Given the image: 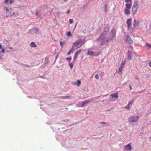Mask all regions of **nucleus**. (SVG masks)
<instances>
[{"instance_id":"nucleus-1","label":"nucleus","mask_w":151,"mask_h":151,"mask_svg":"<svg viewBox=\"0 0 151 151\" xmlns=\"http://www.w3.org/2000/svg\"><path fill=\"white\" fill-rule=\"evenodd\" d=\"M85 42V39L80 38L74 42L73 44V46H78L77 48H79L84 44Z\"/></svg>"},{"instance_id":"nucleus-2","label":"nucleus","mask_w":151,"mask_h":151,"mask_svg":"<svg viewBox=\"0 0 151 151\" xmlns=\"http://www.w3.org/2000/svg\"><path fill=\"white\" fill-rule=\"evenodd\" d=\"M116 31V30L114 28H113L111 30L110 34V37L106 40L107 42H110L114 40L115 38Z\"/></svg>"},{"instance_id":"nucleus-3","label":"nucleus","mask_w":151,"mask_h":151,"mask_svg":"<svg viewBox=\"0 0 151 151\" xmlns=\"http://www.w3.org/2000/svg\"><path fill=\"white\" fill-rule=\"evenodd\" d=\"M118 97V95L117 92L111 94L109 97L110 100L111 101H116V99Z\"/></svg>"},{"instance_id":"nucleus-4","label":"nucleus","mask_w":151,"mask_h":151,"mask_svg":"<svg viewBox=\"0 0 151 151\" xmlns=\"http://www.w3.org/2000/svg\"><path fill=\"white\" fill-rule=\"evenodd\" d=\"M107 35L104 34V32H102L99 37L96 40L98 42H101V41L104 40Z\"/></svg>"},{"instance_id":"nucleus-5","label":"nucleus","mask_w":151,"mask_h":151,"mask_svg":"<svg viewBox=\"0 0 151 151\" xmlns=\"http://www.w3.org/2000/svg\"><path fill=\"white\" fill-rule=\"evenodd\" d=\"M139 118V117L137 116H132L128 119V121L132 123L137 121Z\"/></svg>"},{"instance_id":"nucleus-6","label":"nucleus","mask_w":151,"mask_h":151,"mask_svg":"<svg viewBox=\"0 0 151 151\" xmlns=\"http://www.w3.org/2000/svg\"><path fill=\"white\" fill-rule=\"evenodd\" d=\"M39 31V29L37 28L34 27L31 29L29 30V32L31 34H37Z\"/></svg>"},{"instance_id":"nucleus-7","label":"nucleus","mask_w":151,"mask_h":151,"mask_svg":"<svg viewBox=\"0 0 151 151\" xmlns=\"http://www.w3.org/2000/svg\"><path fill=\"white\" fill-rule=\"evenodd\" d=\"M109 25L108 24H106L104 26L102 32H104V34H106V35H107L109 31Z\"/></svg>"},{"instance_id":"nucleus-8","label":"nucleus","mask_w":151,"mask_h":151,"mask_svg":"<svg viewBox=\"0 0 151 151\" xmlns=\"http://www.w3.org/2000/svg\"><path fill=\"white\" fill-rule=\"evenodd\" d=\"M18 15L17 13H15L13 11H11L9 12V14L8 15H6V17L10 16L12 18H15L16 16Z\"/></svg>"},{"instance_id":"nucleus-9","label":"nucleus","mask_w":151,"mask_h":151,"mask_svg":"<svg viewBox=\"0 0 151 151\" xmlns=\"http://www.w3.org/2000/svg\"><path fill=\"white\" fill-rule=\"evenodd\" d=\"M125 41L129 44H132L133 43V41L132 40L130 37L128 35H127L126 36Z\"/></svg>"},{"instance_id":"nucleus-10","label":"nucleus","mask_w":151,"mask_h":151,"mask_svg":"<svg viewBox=\"0 0 151 151\" xmlns=\"http://www.w3.org/2000/svg\"><path fill=\"white\" fill-rule=\"evenodd\" d=\"M82 50L81 49L78 50L75 53L73 58L74 61H75L76 60V58H77L78 54L81 52Z\"/></svg>"},{"instance_id":"nucleus-11","label":"nucleus","mask_w":151,"mask_h":151,"mask_svg":"<svg viewBox=\"0 0 151 151\" xmlns=\"http://www.w3.org/2000/svg\"><path fill=\"white\" fill-rule=\"evenodd\" d=\"M126 63V61H122L121 64V66L119 67V71L120 72H122V69L123 68V65H125Z\"/></svg>"},{"instance_id":"nucleus-12","label":"nucleus","mask_w":151,"mask_h":151,"mask_svg":"<svg viewBox=\"0 0 151 151\" xmlns=\"http://www.w3.org/2000/svg\"><path fill=\"white\" fill-rule=\"evenodd\" d=\"M131 19H127V23L128 29L131 28L132 27Z\"/></svg>"},{"instance_id":"nucleus-13","label":"nucleus","mask_w":151,"mask_h":151,"mask_svg":"<svg viewBox=\"0 0 151 151\" xmlns=\"http://www.w3.org/2000/svg\"><path fill=\"white\" fill-rule=\"evenodd\" d=\"M99 123L102 125V127H109V124L106 122H99Z\"/></svg>"},{"instance_id":"nucleus-14","label":"nucleus","mask_w":151,"mask_h":151,"mask_svg":"<svg viewBox=\"0 0 151 151\" xmlns=\"http://www.w3.org/2000/svg\"><path fill=\"white\" fill-rule=\"evenodd\" d=\"M90 101L88 100H86L83 102H81V107H83L85 104H88L90 102Z\"/></svg>"},{"instance_id":"nucleus-15","label":"nucleus","mask_w":151,"mask_h":151,"mask_svg":"<svg viewBox=\"0 0 151 151\" xmlns=\"http://www.w3.org/2000/svg\"><path fill=\"white\" fill-rule=\"evenodd\" d=\"M59 98L62 99H70L71 98V96L68 95V96H60L59 97Z\"/></svg>"},{"instance_id":"nucleus-16","label":"nucleus","mask_w":151,"mask_h":151,"mask_svg":"<svg viewBox=\"0 0 151 151\" xmlns=\"http://www.w3.org/2000/svg\"><path fill=\"white\" fill-rule=\"evenodd\" d=\"M137 9L138 8L137 7H132V13L133 16H134V15L136 14L137 11Z\"/></svg>"},{"instance_id":"nucleus-17","label":"nucleus","mask_w":151,"mask_h":151,"mask_svg":"<svg viewBox=\"0 0 151 151\" xmlns=\"http://www.w3.org/2000/svg\"><path fill=\"white\" fill-rule=\"evenodd\" d=\"M125 148L127 150H130L132 149L130 144L129 143L126 145L125 147Z\"/></svg>"},{"instance_id":"nucleus-18","label":"nucleus","mask_w":151,"mask_h":151,"mask_svg":"<svg viewBox=\"0 0 151 151\" xmlns=\"http://www.w3.org/2000/svg\"><path fill=\"white\" fill-rule=\"evenodd\" d=\"M132 52L131 51L129 50L127 52L128 59L129 60H130L132 59Z\"/></svg>"},{"instance_id":"nucleus-19","label":"nucleus","mask_w":151,"mask_h":151,"mask_svg":"<svg viewBox=\"0 0 151 151\" xmlns=\"http://www.w3.org/2000/svg\"><path fill=\"white\" fill-rule=\"evenodd\" d=\"M139 21H137L135 19L133 22V26L134 27H137L139 25Z\"/></svg>"},{"instance_id":"nucleus-20","label":"nucleus","mask_w":151,"mask_h":151,"mask_svg":"<svg viewBox=\"0 0 151 151\" xmlns=\"http://www.w3.org/2000/svg\"><path fill=\"white\" fill-rule=\"evenodd\" d=\"M124 13L126 15H129L130 14V9L125 8L124 9Z\"/></svg>"},{"instance_id":"nucleus-21","label":"nucleus","mask_w":151,"mask_h":151,"mask_svg":"<svg viewBox=\"0 0 151 151\" xmlns=\"http://www.w3.org/2000/svg\"><path fill=\"white\" fill-rule=\"evenodd\" d=\"M81 82L80 80H78L77 81V83L73 82L72 83L73 84L75 85H77L78 86H79L81 84Z\"/></svg>"},{"instance_id":"nucleus-22","label":"nucleus","mask_w":151,"mask_h":151,"mask_svg":"<svg viewBox=\"0 0 151 151\" xmlns=\"http://www.w3.org/2000/svg\"><path fill=\"white\" fill-rule=\"evenodd\" d=\"M87 54L88 55H91L93 56H96V55L94 54L93 52L91 51H88L87 52Z\"/></svg>"},{"instance_id":"nucleus-23","label":"nucleus","mask_w":151,"mask_h":151,"mask_svg":"<svg viewBox=\"0 0 151 151\" xmlns=\"http://www.w3.org/2000/svg\"><path fill=\"white\" fill-rule=\"evenodd\" d=\"M125 5H126V8H127L128 9H130L131 8V6H132V4L131 3L129 4V3H127Z\"/></svg>"},{"instance_id":"nucleus-24","label":"nucleus","mask_w":151,"mask_h":151,"mask_svg":"<svg viewBox=\"0 0 151 151\" xmlns=\"http://www.w3.org/2000/svg\"><path fill=\"white\" fill-rule=\"evenodd\" d=\"M74 46H72V47L69 50V51H68V53L67 55H69L74 50Z\"/></svg>"},{"instance_id":"nucleus-25","label":"nucleus","mask_w":151,"mask_h":151,"mask_svg":"<svg viewBox=\"0 0 151 151\" xmlns=\"http://www.w3.org/2000/svg\"><path fill=\"white\" fill-rule=\"evenodd\" d=\"M101 42L100 45V46H101L103 45H104L106 44V42H109L106 41V40H104L103 41H101Z\"/></svg>"},{"instance_id":"nucleus-26","label":"nucleus","mask_w":151,"mask_h":151,"mask_svg":"<svg viewBox=\"0 0 151 151\" xmlns=\"http://www.w3.org/2000/svg\"><path fill=\"white\" fill-rule=\"evenodd\" d=\"M30 47H36L37 45L34 42H32L30 45Z\"/></svg>"},{"instance_id":"nucleus-27","label":"nucleus","mask_w":151,"mask_h":151,"mask_svg":"<svg viewBox=\"0 0 151 151\" xmlns=\"http://www.w3.org/2000/svg\"><path fill=\"white\" fill-rule=\"evenodd\" d=\"M132 7L138 8V3L136 1H134L133 5L132 6Z\"/></svg>"},{"instance_id":"nucleus-28","label":"nucleus","mask_w":151,"mask_h":151,"mask_svg":"<svg viewBox=\"0 0 151 151\" xmlns=\"http://www.w3.org/2000/svg\"><path fill=\"white\" fill-rule=\"evenodd\" d=\"M49 61L48 58L46 57L44 62V64L45 65L47 64L48 63Z\"/></svg>"},{"instance_id":"nucleus-29","label":"nucleus","mask_w":151,"mask_h":151,"mask_svg":"<svg viewBox=\"0 0 151 151\" xmlns=\"http://www.w3.org/2000/svg\"><path fill=\"white\" fill-rule=\"evenodd\" d=\"M107 5H108V4L107 3H106L104 5V7H105L104 9H104V12L106 13H107Z\"/></svg>"},{"instance_id":"nucleus-30","label":"nucleus","mask_w":151,"mask_h":151,"mask_svg":"<svg viewBox=\"0 0 151 151\" xmlns=\"http://www.w3.org/2000/svg\"><path fill=\"white\" fill-rule=\"evenodd\" d=\"M134 101V99L132 100L131 101H129V103H128V104L129 105H130L133 103Z\"/></svg>"},{"instance_id":"nucleus-31","label":"nucleus","mask_w":151,"mask_h":151,"mask_svg":"<svg viewBox=\"0 0 151 151\" xmlns=\"http://www.w3.org/2000/svg\"><path fill=\"white\" fill-rule=\"evenodd\" d=\"M66 59L68 62H70L72 59L71 57H68L66 58Z\"/></svg>"},{"instance_id":"nucleus-32","label":"nucleus","mask_w":151,"mask_h":151,"mask_svg":"<svg viewBox=\"0 0 151 151\" xmlns=\"http://www.w3.org/2000/svg\"><path fill=\"white\" fill-rule=\"evenodd\" d=\"M67 35L68 37H71L72 35L70 32H69L67 33Z\"/></svg>"},{"instance_id":"nucleus-33","label":"nucleus","mask_w":151,"mask_h":151,"mask_svg":"<svg viewBox=\"0 0 151 151\" xmlns=\"http://www.w3.org/2000/svg\"><path fill=\"white\" fill-rule=\"evenodd\" d=\"M146 45L149 48L151 49V45L148 43H146Z\"/></svg>"},{"instance_id":"nucleus-34","label":"nucleus","mask_w":151,"mask_h":151,"mask_svg":"<svg viewBox=\"0 0 151 151\" xmlns=\"http://www.w3.org/2000/svg\"><path fill=\"white\" fill-rule=\"evenodd\" d=\"M65 43L64 42H60V44L61 47H63V46L64 45Z\"/></svg>"},{"instance_id":"nucleus-35","label":"nucleus","mask_w":151,"mask_h":151,"mask_svg":"<svg viewBox=\"0 0 151 151\" xmlns=\"http://www.w3.org/2000/svg\"><path fill=\"white\" fill-rule=\"evenodd\" d=\"M95 78L97 79H99V76L97 74H96L95 76Z\"/></svg>"},{"instance_id":"nucleus-36","label":"nucleus","mask_w":151,"mask_h":151,"mask_svg":"<svg viewBox=\"0 0 151 151\" xmlns=\"http://www.w3.org/2000/svg\"><path fill=\"white\" fill-rule=\"evenodd\" d=\"M69 64L70 66V68H72L73 66V64L72 63H69Z\"/></svg>"},{"instance_id":"nucleus-37","label":"nucleus","mask_w":151,"mask_h":151,"mask_svg":"<svg viewBox=\"0 0 151 151\" xmlns=\"http://www.w3.org/2000/svg\"><path fill=\"white\" fill-rule=\"evenodd\" d=\"M99 72H101V74H100V76H101L102 77L104 76V73L103 72L99 71Z\"/></svg>"},{"instance_id":"nucleus-38","label":"nucleus","mask_w":151,"mask_h":151,"mask_svg":"<svg viewBox=\"0 0 151 151\" xmlns=\"http://www.w3.org/2000/svg\"><path fill=\"white\" fill-rule=\"evenodd\" d=\"M69 22L70 23H72L73 22V20L72 19H70L69 20Z\"/></svg>"},{"instance_id":"nucleus-39","label":"nucleus","mask_w":151,"mask_h":151,"mask_svg":"<svg viewBox=\"0 0 151 151\" xmlns=\"http://www.w3.org/2000/svg\"><path fill=\"white\" fill-rule=\"evenodd\" d=\"M129 105L128 104L127 105H126V106L125 107V109H127L129 110H130V108H129Z\"/></svg>"},{"instance_id":"nucleus-40","label":"nucleus","mask_w":151,"mask_h":151,"mask_svg":"<svg viewBox=\"0 0 151 151\" xmlns=\"http://www.w3.org/2000/svg\"><path fill=\"white\" fill-rule=\"evenodd\" d=\"M4 53L5 52V51L4 48H2V50L1 52H0V53Z\"/></svg>"},{"instance_id":"nucleus-41","label":"nucleus","mask_w":151,"mask_h":151,"mask_svg":"<svg viewBox=\"0 0 151 151\" xmlns=\"http://www.w3.org/2000/svg\"><path fill=\"white\" fill-rule=\"evenodd\" d=\"M10 4H11L14 2V1L13 0H9Z\"/></svg>"},{"instance_id":"nucleus-42","label":"nucleus","mask_w":151,"mask_h":151,"mask_svg":"<svg viewBox=\"0 0 151 151\" xmlns=\"http://www.w3.org/2000/svg\"><path fill=\"white\" fill-rule=\"evenodd\" d=\"M8 2H9V0H5L4 3L5 4H7L8 3Z\"/></svg>"},{"instance_id":"nucleus-43","label":"nucleus","mask_w":151,"mask_h":151,"mask_svg":"<svg viewBox=\"0 0 151 151\" xmlns=\"http://www.w3.org/2000/svg\"><path fill=\"white\" fill-rule=\"evenodd\" d=\"M39 12H36L35 15L37 16H38Z\"/></svg>"},{"instance_id":"nucleus-44","label":"nucleus","mask_w":151,"mask_h":151,"mask_svg":"<svg viewBox=\"0 0 151 151\" xmlns=\"http://www.w3.org/2000/svg\"><path fill=\"white\" fill-rule=\"evenodd\" d=\"M21 65H25V66H26L27 67H28L29 66V65H26V64H21Z\"/></svg>"},{"instance_id":"nucleus-45","label":"nucleus","mask_w":151,"mask_h":151,"mask_svg":"<svg viewBox=\"0 0 151 151\" xmlns=\"http://www.w3.org/2000/svg\"><path fill=\"white\" fill-rule=\"evenodd\" d=\"M131 0H125V1L127 3L129 2L130 1H131Z\"/></svg>"},{"instance_id":"nucleus-46","label":"nucleus","mask_w":151,"mask_h":151,"mask_svg":"<svg viewBox=\"0 0 151 151\" xmlns=\"http://www.w3.org/2000/svg\"><path fill=\"white\" fill-rule=\"evenodd\" d=\"M6 10V11L7 12H8L9 11V10H8V8L7 7L5 8Z\"/></svg>"},{"instance_id":"nucleus-47","label":"nucleus","mask_w":151,"mask_h":151,"mask_svg":"<svg viewBox=\"0 0 151 151\" xmlns=\"http://www.w3.org/2000/svg\"><path fill=\"white\" fill-rule=\"evenodd\" d=\"M66 13H67V14H69V13H70V10H68V11H67L66 12Z\"/></svg>"},{"instance_id":"nucleus-48","label":"nucleus","mask_w":151,"mask_h":151,"mask_svg":"<svg viewBox=\"0 0 151 151\" xmlns=\"http://www.w3.org/2000/svg\"><path fill=\"white\" fill-rule=\"evenodd\" d=\"M135 79L136 80H139V78H138V77L136 76L135 77Z\"/></svg>"},{"instance_id":"nucleus-49","label":"nucleus","mask_w":151,"mask_h":151,"mask_svg":"<svg viewBox=\"0 0 151 151\" xmlns=\"http://www.w3.org/2000/svg\"><path fill=\"white\" fill-rule=\"evenodd\" d=\"M149 65L151 67V62H150L149 63Z\"/></svg>"},{"instance_id":"nucleus-50","label":"nucleus","mask_w":151,"mask_h":151,"mask_svg":"<svg viewBox=\"0 0 151 151\" xmlns=\"http://www.w3.org/2000/svg\"><path fill=\"white\" fill-rule=\"evenodd\" d=\"M129 87H130V90H132V87H131V85H129Z\"/></svg>"},{"instance_id":"nucleus-51","label":"nucleus","mask_w":151,"mask_h":151,"mask_svg":"<svg viewBox=\"0 0 151 151\" xmlns=\"http://www.w3.org/2000/svg\"><path fill=\"white\" fill-rule=\"evenodd\" d=\"M2 48V47L1 46V44H0V49L1 48Z\"/></svg>"},{"instance_id":"nucleus-52","label":"nucleus","mask_w":151,"mask_h":151,"mask_svg":"<svg viewBox=\"0 0 151 151\" xmlns=\"http://www.w3.org/2000/svg\"><path fill=\"white\" fill-rule=\"evenodd\" d=\"M9 48L11 49H13L12 48V47H10Z\"/></svg>"},{"instance_id":"nucleus-53","label":"nucleus","mask_w":151,"mask_h":151,"mask_svg":"<svg viewBox=\"0 0 151 151\" xmlns=\"http://www.w3.org/2000/svg\"><path fill=\"white\" fill-rule=\"evenodd\" d=\"M133 47H132V46H131V47H130V48H131V49H132V48H133Z\"/></svg>"},{"instance_id":"nucleus-54","label":"nucleus","mask_w":151,"mask_h":151,"mask_svg":"<svg viewBox=\"0 0 151 151\" xmlns=\"http://www.w3.org/2000/svg\"><path fill=\"white\" fill-rule=\"evenodd\" d=\"M150 138L151 139V136L150 137Z\"/></svg>"},{"instance_id":"nucleus-55","label":"nucleus","mask_w":151,"mask_h":151,"mask_svg":"<svg viewBox=\"0 0 151 151\" xmlns=\"http://www.w3.org/2000/svg\"><path fill=\"white\" fill-rule=\"evenodd\" d=\"M57 13L58 14H59V13L58 12H57Z\"/></svg>"},{"instance_id":"nucleus-56","label":"nucleus","mask_w":151,"mask_h":151,"mask_svg":"<svg viewBox=\"0 0 151 151\" xmlns=\"http://www.w3.org/2000/svg\"><path fill=\"white\" fill-rule=\"evenodd\" d=\"M16 63H18V62H17Z\"/></svg>"},{"instance_id":"nucleus-57","label":"nucleus","mask_w":151,"mask_h":151,"mask_svg":"<svg viewBox=\"0 0 151 151\" xmlns=\"http://www.w3.org/2000/svg\"><path fill=\"white\" fill-rule=\"evenodd\" d=\"M99 96L98 97H97V98H99Z\"/></svg>"},{"instance_id":"nucleus-58","label":"nucleus","mask_w":151,"mask_h":151,"mask_svg":"<svg viewBox=\"0 0 151 151\" xmlns=\"http://www.w3.org/2000/svg\"><path fill=\"white\" fill-rule=\"evenodd\" d=\"M106 96V95H104V96Z\"/></svg>"},{"instance_id":"nucleus-59","label":"nucleus","mask_w":151,"mask_h":151,"mask_svg":"<svg viewBox=\"0 0 151 151\" xmlns=\"http://www.w3.org/2000/svg\"><path fill=\"white\" fill-rule=\"evenodd\" d=\"M57 57L56 58L55 60H56L57 59Z\"/></svg>"}]
</instances>
